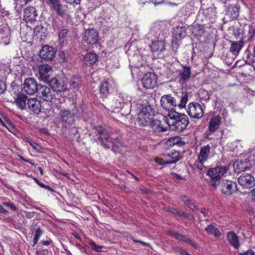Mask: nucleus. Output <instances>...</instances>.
Returning <instances> with one entry per match:
<instances>
[{"instance_id": "f257e3e1", "label": "nucleus", "mask_w": 255, "mask_h": 255, "mask_svg": "<svg viewBox=\"0 0 255 255\" xmlns=\"http://www.w3.org/2000/svg\"><path fill=\"white\" fill-rule=\"evenodd\" d=\"M138 109L139 112L137 115V122L139 125L146 126L149 124L151 128L155 132L166 131L167 129L162 127L161 121L157 119L151 121L154 113L150 105H141Z\"/></svg>"}, {"instance_id": "f03ea898", "label": "nucleus", "mask_w": 255, "mask_h": 255, "mask_svg": "<svg viewBox=\"0 0 255 255\" xmlns=\"http://www.w3.org/2000/svg\"><path fill=\"white\" fill-rule=\"evenodd\" d=\"M172 130L181 132L185 129L189 123L188 117L176 111H171L168 114L166 121Z\"/></svg>"}, {"instance_id": "7ed1b4c3", "label": "nucleus", "mask_w": 255, "mask_h": 255, "mask_svg": "<svg viewBox=\"0 0 255 255\" xmlns=\"http://www.w3.org/2000/svg\"><path fill=\"white\" fill-rule=\"evenodd\" d=\"M180 103L177 104L176 100L170 95H163L161 97L160 102L161 107L168 114L171 111H175L174 108L178 106L180 108L185 107L188 100V95L187 93H181L180 96Z\"/></svg>"}, {"instance_id": "20e7f679", "label": "nucleus", "mask_w": 255, "mask_h": 255, "mask_svg": "<svg viewBox=\"0 0 255 255\" xmlns=\"http://www.w3.org/2000/svg\"><path fill=\"white\" fill-rule=\"evenodd\" d=\"M227 170L226 166H218L208 170L207 174L210 177V185L212 188L215 189L219 187L221 178Z\"/></svg>"}, {"instance_id": "39448f33", "label": "nucleus", "mask_w": 255, "mask_h": 255, "mask_svg": "<svg viewBox=\"0 0 255 255\" xmlns=\"http://www.w3.org/2000/svg\"><path fill=\"white\" fill-rule=\"evenodd\" d=\"M211 147L209 144L201 147L197 154L198 159L195 163V166L198 169L200 173L205 172L207 170L204 166L205 162L211 157Z\"/></svg>"}, {"instance_id": "423d86ee", "label": "nucleus", "mask_w": 255, "mask_h": 255, "mask_svg": "<svg viewBox=\"0 0 255 255\" xmlns=\"http://www.w3.org/2000/svg\"><path fill=\"white\" fill-rule=\"evenodd\" d=\"M95 129L99 134L98 140L100 144L105 148L109 149L110 148V141L111 138V134L112 132H109L108 130L102 127H96Z\"/></svg>"}, {"instance_id": "0eeeda50", "label": "nucleus", "mask_w": 255, "mask_h": 255, "mask_svg": "<svg viewBox=\"0 0 255 255\" xmlns=\"http://www.w3.org/2000/svg\"><path fill=\"white\" fill-rule=\"evenodd\" d=\"M204 105L196 102L190 103L187 107V112L190 118L199 119L204 115Z\"/></svg>"}, {"instance_id": "6e6552de", "label": "nucleus", "mask_w": 255, "mask_h": 255, "mask_svg": "<svg viewBox=\"0 0 255 255\" xmlns=\"http://www.w3.org/2000/svg\"><path fill=\"white\" fill-rule=\"evenodd\" d=\"M72 105H73L72 109L73 114H71L69 110L66 109L62 110L60 112L59 115L62 122L65 124L72 125L74 121V115H77L78 109L75 102L73 101Z\"/></svg>"}, {"instance_id": "1a4fd4ad", "label": "nucleus", "mask_w": 255, "mask_h": 255, "mask_svg": "<svg viewBox=\"0 0 255 255\" xmlns=\"http://www.w3.org/2000/svg\"><path fill=\"white\" fill-rule=\"evenodd\" d=\"M222 193L226 196L231 195L237 190L236 183L229 180L222 179L219 186Z\"/></svg>"}, {"instance_id": "9d476101", "label": "nucleus", "mask_w": 255, "mask_h": 255, "mask_svg": "<svg viewBox=\"0 0 255 255\" xmlns=\"http://www.w3.org/2000/svg\"><path fill=\"white\" fill-rule=\"evenodd\" d=\"M240 185L245 189H250L255 185V179L251 174L243 173L238 179Z\"/></svg>"}, {"instance_id": "9b49d317", "label": "nucleus", "mask_w": 255, "mask_h": 255, "mask_svg": "<svg viewBox=\"0 0 255 255\" xmlns=\"http://www.w3.org/2000/svg\"><path fill=\"white\" fill-rule=\"evenodd\" d=\"M23 89L27 94L32 95L35 93H37L39 85L35 79L29 78L24 80Z\"/></svg>"}, {"instance_id": "f8f14e48", "label": "nucleus", "mask_w": 255, "mask_h": 255, "mask_svg": "<svg viewBox=\"0 0 255 255\" xmlns=\"http://www.w3.org/2000/svg\"><path fill=\"white\" fill-rule=\"evenodd\" d=\"M110 147L111 150L116 154L121 153L122 151L121 148L124 146V140L121 136H114L113 132L111 134Z\"/></svg>"}, {"instance_id": "ddd939ff", "label": "nucleus", "mask_w": 255, "mask_h": 255, "mask_svg": "<svg viewBox=\"0 0 255 255\" xmlns=\"http://www.w3.org/2000/svg\"><path fill=\"white\" fill-rule=\"evenodd\" d=\"M157 77L155 74L148 72L144 75L141 81L144 88L153 89L157 85Z\"/></svg>"}, {"instance_id": "4468645a", "label": "nucleus", "mask_w": 255, "mask_h": 255, "mask_svg": "<svg viewBox=\"0 0 255 255\" xmlns=\"http://www.w3.org/2000/svg\"><path fill=\"white\" fill-rule=\"evenodd\" d=\"M37 94L41 99L46 102H52L54 99L55 94L54 92L46 86L39 85Z\"/></svg>"}, {"instance_id": "2eb2a0df", "label": "nucleus", "mask_w": 255, "mask_h": 255, "mask_svg": "<svg viewBox=\"0 0 255 255\" xmlns=\"http://www.w3.org/2000/svg\"><path fill=\"white\" fill-rule=\"evenodd\" d=\"M98 32L95 29H88L83 33V39L87 44H96L98 42Z\"/></svg>"}, {"instance_id": "dca6fc26", "label": "nucleus", "mask_w": 255, "mask_h": 255, "mask_svg": "<svg viewBox=\"0 0 255 255\" xmlns=\"http://www.w3.org/2000/svg\"><path fill=\"white\" fill-rule=\"evenodd\" d=\"M48 84L52 88L53 91L57 93L63 92L67 90L66 85L63 78H53L50 80Z\"/></svg>"}, {"instance_id": "f3484780", "label": "nucleus", "mask_w": 255, "mask_h": 255, "mask_svg": "<svg viewBox=\"0 0 255 255\" xmlns=\"http://www.w3.org/2000/svg\"><path fill=\"white\" fill-rule=\"evenodd\" d=\"M51 69V67L47 64H40L38 68L39 80L41 81L48 83L51 79L50 77Z\"/></svg>"}, {"instance_id": "a211bd4d", "label": "nucleus", "mask_w": 255, "mask_h": 255, "mask_svg": "<svg viewBox=\"0 0 255 255\" xmlns=\"http://www.w3.org/2000/svg\"><path fill=\"white\" fill-rule=\"evenodd\" d=\"M56 53L55 49L48 45H44L40 51L39 56L46 60H51L54 57Z\"/></svg>"}, {"instance_id": "6ab92c4d", "label": "nucleus", "mask_w": 255, "mask_h": 255, "mask_svg": "<svg viewBox=\"0 0 255 255\" xmlns=\"http://www.w3.org/2000/svg\"><path fill=\"white\" fill-rule=\"evenodd\" d=\"M179 81L181 84L186 83L191 75V68L189 66H183L182 70L177 71Z\"/></svg>"}, {"instance_id": "aec40b11", "label": "nucleus", "mask_w": 255, "mask_h": 255, "mask_svg": "<svg viewBox=\"0 0 255 255\" xmlns=\"http://www.w3.org/2000/svg\"><path fill=\"white\" fill-rule=\"evenodd\" d=\"M37 13L35 7L29 6L25 8L23 11V19L26 22H32L36 20Z\"/></svg>"}, {"instance_id": "412c9836", "label": "nucleus", "mask_w": 255, "mask_h": 255, "mask_svg": "<svg viewBox=\"0 0 255 255\" xmlns=\"http://www.w3.org/2000/svg\"><path fill=\"white\" fill-rule=\"evenodd\" d=\"M27 105L28 109L35 114H39L41 112V103L36 98H32L28 99Z\"/></svg>"}, {"instance_id": "4be33fe9", "label": "nucleus", "mask_w": 255, "mask_h": 255, "mask_svg": "<svg viewBox=\"0 0 255 255\" xmlns=\"http://www.w3.org/2000/svg\"><path fill=\"white\" fill-rule=\"evenodd\" d=\"M168 235L171 237H174L176 239L181 242H185L188 244L191 245L194 248H197V244L195 242L192 241L190 238L181 234L177 232H174L171 231H168L167 232Z\"/></svg>"}, {"instance_id": "5701e85b", "label": "nucleus", "mask_w": 255, "mask_h": 255, "mask_svg": "<svg viewBox=\"0 0 255 255\" xmlns=\"http://www.w3.org/2000/svg\"><path fill=\"white\" fill-rule=\"evenodd\" d=\"M233 166L236 172L240 173L249 168L250 163L249 161L246 159L244 160H238L235 161L233 164Z\"/></svg>"}, {"instance_id": "b1692460", "label": "nucleus", "mask_w": 255, "mask_h": 255, "mask_svg": "<svg viewBox=\"0 0 255 255\" xmlns=\"http://www.w3.org/2000/svg\"><path fill=\"white\" fill-rule=\"evenodd\" d=\"M227 239L231 245L235 249L239 248L240 246L239 238L234 231H230L227 233Z\"/></svg>"}, {"instance_id": "393cba45", "label": "nucleus", "mask_w": 255, "mask_h": 255, "mask_svg": "<svg viewBox=\"0 0 255 255\" xmlns=\"http://www.w3.org/2000/svg\"><path fill=\"white\" fill-rule=\"evenodd\" d=\"M150 48L153 52L160 54L165 51V43L164 41L162 40L153 41L150 45Z\"/></svg>"}, {"instance_id": "a878e982", "label": "nucleus", "mask_w": 255, "mask_h": 255, "mask_svg": "<svg viewBox=\"0 0 255 255\" xmlns=\"http://www.w3.org/2000/svg\"><path fill=\"white\" fill-rule=\"evenodd\" d=\"M240 7L238 5H230L226 11V15L231 19L236 18L238 17Z\"/></svg>"}, {"instance_id": "bb28decb", "label": "nucleus", "mask_w": 255, "mask_h": 255, "mask_svg": "<svg viewBox=\"0 0 255 255\" xmlns=\"http://www.w3.org/2000/svg\"><path fill=\"white\" fill-rule=\"evenodd\" d=\"M221 122V118L219 116H215L211 118L208 127L210 132H214L219 128Z\"/></svg>"}, {"instance_id": "cd10ccee", "label": "nucleus", "mask_w": 255, "mask_h": 255, "mask_svg": "<svg viewBox=\"0 0 255 255\" xmlns=\"http://www.w3.org/2000/svg\"><path fill=\"white\" fill-rule=\"evenodd\" d=\"M244 42L242 40L231 42L230 51L236 57L244 46Z\"/></svg>"}, {"instance_id": "c85d7f7f", "label": "nucleus", "mask_w": 255, "mask_h": 255, "mask_svg": "<svg viewBox=\"0 0 255 255\" xmlns=\"http://www.w3.org/2000/svg\"><path fill=\"white\" fill-rule=\"evenodd\" d=\"M98 59V55L93 52H88L84 56L85 64L91 66L95 64Z\"/></svg>"}, {"instance_id": "c756f323", "label": "nucleus", "mask_w": 255, "mask_h": 255, "mask_svg": "<svg viewBox=\"0 0 255 255\" xmlns=\"http://www.w3.org/2000/svg\"><path fill=\"white\" fill-rule=\"evenodd\" d=\"M125 106L124 104L121 102V99L118 97L116 99V101H112L110 102V104L108 105L107 107H106L109 111H114L122 109Z\"/></svg>"}, {"instance_id": "7c9ffc66", "label": "nucleus", "mask_w": 255, "mask_h": 255, "mask_svg": "<svg viewBox=\"0 0 255 255\" xmlns=\"http://www.w3.org/2000/svg\"><path fill=\"white\" fill-rule=\"evenodd\" d=\"M165 157L169 158L168 160L169 164L176 163L181 159L179 152L174 150H171Z\"/></svg>"}, {"instance_id": "2f4dec72", "label": "nucleus", "mask_w": 255, "mask_h": 255, "mask_svg": "<svg viewBox=\"0 0 255 255\" xmlns=\"http://www.w3.org/2000/svg\"><path fill=\"white\" fill-rule=\"evenodd\" d=\"M27 100V97L23 94H19L16 99L15 102L17 106L21 110L26 109V105L27 103L26 102Z\"/></svg>"}, {"instance_id": "473e14b6", "label": "nucleus", "mask_w": 255, "mask_h": 255, "mask_svg": "<svg viewBox=\"0 0 255 255\" xmlns=\"http://www.w3.org/2000/svg\"><path fill=\"white\" fill-rule=\"evenodd\" d=\"M112 87L108 82H104L102 83L100 88V93L102 98H106L110 93V90Z\"/></svg>"}, {"instance_id": "72a5a7b5", "label": "nucleus", "mask_w": 255, "mask_h": 255, "mask_svg": "<svg viewBox=\"0 0 255 255\" xmlns=\"http://www.w3.org/2000/svg\"><path fill=\"white\" fill-rule=\"evenodd\" d=\"M192 34L195 36H202L205 32L203 25L198 24H194L190 27Z\"/></svg>"}, {"instance_id": "f704fd0d", "label": "nucleus", "mask_w": 255, "mask_h": 255, "mask_svg": "<svg viewBox=\"0 0 255 255\" xmlns=\"http://www.w3.org/2000/svg\"><path fill=\"white\" fill-rule=\"evenodd\" d=\"M71 89L77 90L82 84L81 78L79 76H74L69 82Z\"/></svg>"}, {"instance_id": "c9c22d12", "label": "nucleus", "mask_w": 255, "mask_h": 255, "mask_svg": "<svg viewBox=\"0 0 255 255\" xmlns=\"http://www.w3.org/2000/svg\"><path fill=\"white\" fill-rule=\"evenodd\" d=\"M118 97L121 99L124 106H127L128 107H130V102L132 99L131 96L126 93H120Z\"/></svg>"}, {"instance_id": "e433bc0d", "label": "nucleus", "mask_w": 255, "mask_h": 255, "mask_svg": "<svg viewBox=\"0 0 255 255\" xmlns=\"http://www.w3.org/2000/svg\"><path fill=\"white\" fill-rule=\"evenodd\" d=\"M165 210L166 212H169L172 214L177 215L179 217H184L187 218V215L182 211L178 210L177 209L171 207H166Z\"/></svg>"}, {"instance_id": "4c0bfd02", "label": "nucleus", "mask_w": 255, "mask_h": 255, "mask_svg": "<svg viewBox=\"0 0 255 255\" xmlns=\"http://www.w3.org/2000/svg\"><path fill=\"white\" fill-rule=\"evenodd\" d=\"M181 201L184 203V204L187 206L189 208H190L192 211H195L197 209L196 206L194 204V203L192 202L191 200L188 198L186 196H182L180 198Z\"/></svg>"}, {"instance_id": "58836bf2", "label": "nucleus", "mask_w": 255, "mask_h": 255, "mask_svg": "<svg viewBox=\"0 0 255 255\" xmlns=\"http://www.w3.org/2000/svg\"><path fill=\"white\" fill-rule=\"evenodd\" d=\"M134 66L137 68L141 67L144 66L145 64L144 59L143 57L140 55H136L134 57Z\"/></svg>"}, {"instance_id": "ea45409f", "label": "nucleus", "mask_w": 255, "mask_h": 255, "mask_svg": "<svg viewBox=\"0 0 255 255\" xmlns=\"http://www.w3.org/2000/svg\"><path fill=\"white\" fill-rule=\"evenodd\" d=\"M50 3L57 14L60 15H63L64 14V11L62 9L61 5L58 2V0H56L55 1H51Z\"/></svg>"}, {"instance_id": "a19ab883", "label": "nucleus", "mask_w": 255, "mask_h": 255, "mask_svg": "<svg viewBox=\"0 0 255 255\" xmlns=\"http://www.w3.org/2000/svg\"><path fill=\"white\" fill-rule=\"evenodd\" d=\"M43 231L39 228L36 229L33 240V247L35 246L37 244L40 236L43 234Z\"/></svg>"}, {"instance_id": "79ce46f5", "label": "nucleus", "mask_w": 255, "mask_h": 255, "mask_svg": "<svg viewBox=\"0 0 255 255\" xmlns=\"http://www.w3.org/2000/svg\"><path fill=\"white\" fill-rule=\"evenodd\" d=\"M167 143L170 146L174 145H181L182 144L181 143V138L178 136L171 138L167 141Z\"/></svg>"}, {"instance_id": "37998d69", "label": "nucleus", "mask_w": 255, "mask_h": 255, "mask_svg": "<svg viewBox=\"0 0 255 255\" xmlns=\"http://www.w3.org/2000/svg\"><path fill=\"white\" fill-rule=\"evenodd\" d=\"M177 31L176 32V36L180 38H183L185 36V29L184 28H177Z\"/></svg>"}, {"instance_id": "c03bdc74", "label": "nucleus", "mask_w": 255, "mask_h": 255, "mask_svg": "<svg viewBox=\"0 0 255 255\" xmlns=\"http://www.w3.org/2000/svg\"><path fill=\"white\" fill-rule=\"evenodd\" d=\"M2 205L9 207L11 210L15 211L17 210V208L10 202H3L2 203Z\"/></svg>"}, {"instance_id": "a18cd8bd", "label": "nucleus", "mask_w": 255, "mask_h": 255, "mask_svg": "<svg viewBox=\"0 0 255 255\" xmlns=\"http://www.w3.org/2000/svg\"><path fill=\"white\" fill-rule=\"evenodd\" d=\"M29 143L34 149L36 150L38 152H41V147L38 143L31 140L29 141Z\"/></svg>"}, {"instance_id": "49530a36", "label": "nucleus", "mask_w": 255, "mask_h": 255, "mask_svg": "<svg viewBox=\"0 0 255 255\" xmlns=\"http://www.w3.org/2000/svg\"><path fill=\"white\" fill-rule=\"evenodd\" d=\"M68 32H69V29H68L64 28V29H61L59 33V35H58L59 38L60 39H62V38H64L66 37Z\"/></svg>"}, {"instance_id": "de8ad7c7", "label": "nucleus", "mask_w": 255, "mask_h": 255, "mask_svg": "<svg viewBox=\"0 0 255 255\" xmlns=\"http://www.w3.org/2000/svg\"><path fill=\"white\" fill-rule=\"evenodd\" d=\"M6 77V71L4 67L0 68V81H4Z\"/></svg>"}, {"instance_id": "09e8293b", "label": "nucleus", "mask_w": 255, "mask_h": 255, "mask_svg": "<svg viewBox=\"0 0 255 255\" xmlns=\"http://www.w3.org/2000/svg\"><path fill=\"white\" fill-rule=\"evenodd\" d=\"M92 249L98 252H102V246H98L96 245L94 242H92L90 243Z\"/></svg>"}, {"instance_id": "8fccbe9b", "label": "nucleus", "mask_w": 255, "mask_h": 255, "mask_svg": "<svg viewBox=\"0 0 255 255\" xmlns=\"http://www.w3.org/2000/svg\"><path fill=\"white\" fill-rule=\"evenodd\" d=\"M155 162L160 165L169 164L168 163V159H163L162 158H156L155 159Z\"/></svg>"}, {"instance_id": "3c124183", "label": "nucleus", "mask_w": 255, "mask_h": 255, "mask_svg": "<svg viewBox=\"0 0 255 255\" xmlns=\"http://www.w3.org/2000/svg\"><path fill=\"white\" fill-rule=\"evenodd\" d=\"M6 89V87L4 81H0V94L3 93Z\"/></svg>"}, {"instance_id": "603ef678", "label": "nucleus", "mask_w": 255, "mask_h": 255, "mask_svg": "<svg viewBox=\"0 0 255 255\" xmlns=\"http://www.w3.org/2000/svg\"><path fill=\"white\" fill-rule=\"evenodd\" d=\"M146 3H152L154 4L155 6L158 5V4H161L164 3V1H161L159 2H156V0H150L149 1H145L144 2H143L141 3L142 5L145 4Z\"/></svg>"}, {"instance_id": "864d4df0", "label": "nucleus", "mask_w": 255, "mask_h": 255, "mask_svg": "<svg viewBox=\"0 0 255 255\" xmlns=\"http://www.w3.org/2000/svg\"><path fill=\"white\" fill-rule=\"evenodd\" d=\"M215 228V227L214 226H213L212 225H210L208 226L205 229V230L207 232V233L212 235Z\"/></svg>"}, {"instance_id": "5fc2aeb1", "label": "nucleus", "mask_w": 255, "mask_h": 255, "mask_svg": "<svg viewBox=\"0 0 255 255\" xmlns=\"http://www.w3.org/2000/svg\"><path fill=\"white\" fill-rule=\"evenodd\" d=\"M177 251L181 255H191L188 253H187L186 250H185L184 249H183L182 248H178L177 250Z\"/></svg>"}, {"instance_id": "6e6d98bb", "label": "nucleus", "mask_w": 255, "mask_h": 255, "mask_svg": "<svg viewBox=\"0 0 255 255\" xmlns=\"http://www.w3.org/2000/svg\"><path fill=\"white\" fill-rule=\"evenodd\" d=\"M40 243L43 246H48L52 243V241L50 239H49L46 241H42Z\"/></svg>"}, {"instance_id": "4d7b16f0", "label": "nucleus", "mask_w": 255, "mask_h": 255, "mask_svg": "<svg viewBox=\"0 0 255 255\" xmlns=\"http://www.w3.org/2000/svg\"><path fill=\"white\" fill-rule=\"evenodd\" d=\"M3 206V205L0 204V214L7 215L8 213V211L4 209Z\"/></svg>"}, {"instance_id": "13d9d810", "label": "nucleus", "mask_w": 255, "mask_h": 255, "mask_svg": "<svg viewBox=\"0 0 255 255\" xmlns=\"http://www.w3.org/2000/svg\"><path fill=\"white\" fill-rule=\"evenodd\" d=\"M59 57L61 62H63L65 60V55L63 51H61L59 53Z\"/></svg>"}, {"instance_id": "bf43d9fd", "label": "nucleus", "mask_w": 255, "mask_h": 255, "mask_svg": "<svg viewBox=\"0 0 255 255\" xmlns=\"http://www.w3.org/2000/svg\"><path fill=\"white\" fill-rule=\"evenodd\" d=\"M213 234L215 236V237H220L221 235V233L220 232V231L216 228H215L214 230V231H213Z\"/></svg>"}, {"instance_id": "052dcab7", "label": "nucleus", "mask_w": 255, "mask_h": 255, "mask_svg": "<svg viewBox=\"0 0 255 255\" xmlns=\"http://www.w3.org/2000/svg\"><path fill=\"white\" fill-rule=\"evenodd\" d=\"M132 241L134 242H135V243H140L141 244H142L143 245H145V246H149V244L148 243L144 242H143L142 241H140V240H138L134 239V238H132Z\"/></svg>"}, {"instance_id": "680f3d73", "label": "nucleus", "mask_w": 255, "mask_h": 255, "mask_svg": "<svg viewBox=\"0 0 255 255\" xmlns=\"http://www.w3.org/2000/svg\"><path fill=\"white\" fill-rule=\"evenodd\" d=\"M66 0L68 3H71V4H72V3L78 4L81 1V0Z\"/></svg>"}, {"instance_id": "e2e57ef3", "label": "nucleus", "mask_w": 255, "mask_h": 255, "mask_svg": "<svg viewBox=\"0 0 255 255\" xmlns=\"http://www.w3.org/2000/svg\"><path fill=\"white\" fill-rule=\"evenodd\" d=\"M250 194L253 200L255 202V188L251 191Z\"/></svg>"}, {"instance_id": "0e129e2a", "label": "nucleus", "mask_w": 255, "mask_h": 255, "mask_svg": "<svg viewBox=\"0 0 255 255\" xmlns=\"http://www.w3.org/2000/svg\"><path fill=\"white\" fill-rule=\"evenodd\" d=\"M201 213H202L205 217L208 216V211L206 209H203L201 210Z\"/></svg>"}, {"instance_id": "69168bd1", "label": "nucleus", "mask_w": 255, "mask_h": 255, "mask_svg": "<svg viewBox=\"0 0 255 255\" xmlns=\"http://www.w3.org/2000/svg\"><path fill=\"white\" fill-rule=\"evenodd\" d=\"M38 184L40 186H41L42 187H44V188H45L46 189H51L50 187L48 185H45L42 183H38Z\"/></svg>"}, {"instance_id": "338daca9", "label": "nucleus", "mask_w": 255, "mask_h": 255, "mask_svg": "<svg viewBox=\"0 0 255 255\" xmlns=\"http://www.w3.org/2000/svg\"><path fill=\"white\" fill-rule=\"evenodd\" d=\"M0 124L3 127L7 128L5 124L3 122V120L0 117Z\"/></svg>"}, {"instance_id": "774afa93", "label": "nucleus", "mask_w": 255, "mask_h": 255, "mask_svg": "<svg viewBox=\"0 0 255 255\" xmlns=\"http://www.w3.org/2000/svg\"><path fill=\"white\" fill-rule=\"evenodd\" d=\"M249 255H255V252L252 250H248Z\"/></svg>"}]
</instances>
